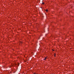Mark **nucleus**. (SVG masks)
Instances as JSON below:
<instances>
[{
    "label": "nucleus",
    "instance_id": "f257e3e1",
    "mask_svg": "<svg viewBox=\"0 0 74 74\" xmlns=\"http://www.w3.org/2000/svg\"><path fill=\"white\" fill-rule=\"evenodd\" d=\"M47 58H48V57L47 56L46 57H45V59H43V60H46V59H47Z\"/></svg>",
    "mask_w": 74,
    "mask_h": 74
},
{
    "label": "nucleus",
    "instance_id": "f03ea898",
    "mask_svg": "<svg viewBox=\"0 0 74 74\" xmlns=\"http://www.w3.org/2000/svg\"><path fill=\"white\" fill-rule=\"evenodd\" d=\"M46 12H48V10L47 9L46 10Z\"/></svg>",
    "mask_w": 74,
    "mask_h": 74
},
{
    "label": "nucleus",
    "instance_id": "7ed1b4c3",
    "mask_svg": "<svg viewBox=\"0 0 74 74\" xmlns=\"http://www.w3.org/2000/svg\"><path fill=\"white\" fill-rule=\"evenodd\" d=\"M42 4H44V3H42Z\"/></svg>",
    "mask_w": 74,
    "mask_h": 74
},
{
    "label": "nucleus",
    "instance_id": "20e7f679",
    "mask_svg": "<svg viewBox=\"0 0 74 74\" xmlns=\"http://www.w3.org/2000/svg\"><path fill=\"white\" fill-rule=\"evenodd\" d=\"M54 57H56V55H54Z\"/></svg>",
    "mask_w": 74,
    "mask_h": 74
},
{
    "label": "nucleus",
    "instance_id": "39448f33",
    "mask_svg": "<svg viewBox=\"0 0 74 74\" xmlns=\"http://www.w3.org/2000/svg\"><path fill=\"white\" fill-rule=\"evenodd\" d=\"M54 55H56V53H55Z\"/></svg>",
    "mask_w": 74,
    "mask_h": 74
},
{
    "label": "nucleus",
    "instance_id": "423d86ee",
    "mask_svg": "<svg viewBox=\"0 0 74 74\" xmlns=\"http://www.w3.org/2000/svg\"><path fill=\"white\" fill-rule=\"evenodd\" d=\"M12 64H11V65H12Z\"/></svg>",
    "mask_w": 74,
    "mask_h": 74
},
{
    "label": "nucleus",
    "instance_id": "0eeeda50",
    "mask_svg": "<svg viewBox=\"0 0 74 74\" xmlns=\"http://www.w3.org/2000/svg\"><path fill=\"white\" fill-rule=\"evenodd\" d=\"M53 51H54V50H53Z\"/></svg>",
    "mask_w": 74,
    "mask_h": 74
},
{
    "label": "nucleus",
    "instance_id": "6e6552de",
    "mask_svg": "<svg viewBox=\"0 0 74 74\" xmlns=\"http://www.w3.org/2000/svg\"><path fill=\"white\" fill-rule=\"evenodd\" d=\"M11 67H12V66H11Z\"/></svg>",
    "mask_w": 74,
    "mask_h": 74
},
{
    "label": "nucleus",
    "instance_id": "1a4fd4ad",
    "mask_svg": "<svg viewBox=\"0 0 74 74\" xmlns=\"http://www.w3.org/2000/svg\"><path fill=\"white\" fill-rule=\"evenodd\" d=\"M35 73H34V74Z\"/></svg>",
    "mask_w": 74,
    "mask_h": 74
}]
</instances>
